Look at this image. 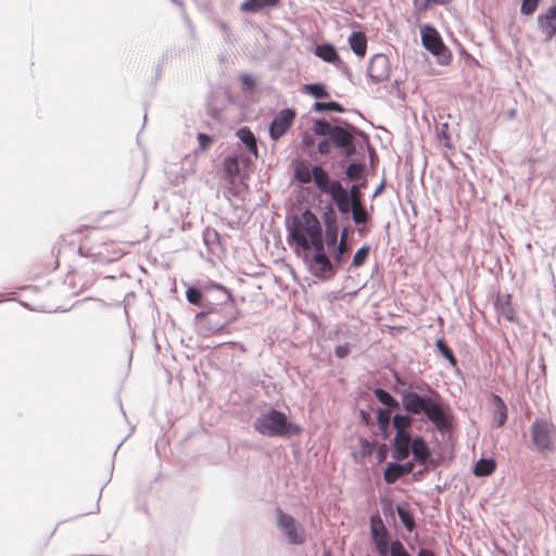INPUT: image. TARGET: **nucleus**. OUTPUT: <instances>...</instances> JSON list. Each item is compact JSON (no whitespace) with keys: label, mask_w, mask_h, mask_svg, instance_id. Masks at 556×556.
I'll use <instances>...</instances> for the list:
<instances>
[{"label":"nucleus","mask_w":556,"mask_h":556,"mask_svg":"<svg viewBox=\"0 0 556 556\" xmlns=\"http://www.w3.org/2000/svg\"><path fill=\"white\" fill-rule=\"evenodd\" d=\"M312 112L318 114L325 113H339L342 114L345 112V108L336 100H327V101H315L311 108Z\"/></svg>","instance_id":"nucleus-29"},{"label":"nucleus","mask_w":556,"mask_h":556,"mask_svg":"<svg viewBox=\"0 0 556 556\" xmlns=\"http://www.w3.org/2000/svg\"><path fill=\"white\" fill-rule=\"evenodd\" d=\"M380 556H413L404 544L399 540L394 539L391 544H388L384 554Z\"/></svg>","instance_id":"nucleus-35"},{"label":"nucleus","mask_w":556,"mask_h":556,"mask_svg":"<svg viewBox=\"0 0 556 556\" xmlns=\"http://www.w3.org/2000/svg\"><path fill=\"white\" fill-rule=\"evenodd\" d=\"M186 300L200 307L195 324L210 333H218L238 320L240 312L230 289L211 279L187 286Z\"/></svg>","instance_id":"nucleus-2"},{"label":"nucleus","mask_w":556,"mask_h":556,"mask_svg":"<svg viewBox=\"0 0 556 556\" xmlns=\"http://www.w3.org/2000/svg\"><path fill=\"white\" fill-rule=\"evenodd\" d=\"M236 136L243 143L247 150L255 156L258 157V149H257V138L254 132L248 126H241L236 130Z\"/></svg>","instance_id":"nucleus-24"},{"label":"nucleus","mask_w":556,"mask_h":556,"mask_svg":"<svg viewBox=\"0 0 556 556\" xmlns=\"http://www.w3.org/2000/svg\"><path fill=\"white\" fill-rule=\"evenodd\" d=\"M174 4H176L179 8H184V2L181 0H170Z\"/></svg>","instance_id":"nucleus-58"},{"label":"nucleus","mask_w":556,"mask_h":556,"mask_svg":"<svg viewBox=\"0 0 556 556\" xmlns=\"http://www.w3.org/2000/svg\"><path fill=\"white\" fill-rule=\"evenodd\" d=\"M352 220L356 226H366L370 219V214L366 205L361 200H355L352 212Z\"/></svg>","instance_id":"nucleus-31"},{"label":"nucleus","mask_w":556,"mask_h":556,"mask_svg":"<svg viewBox=\"0 0 556 556\" xmlns=\"http://www.w3.org/2000/svg\"><path fill=\"white\" fill-rule=\"evenodd\" d=\"M507 115L509 118H513L515 115H516V110L515 109H510L508 112H507Z\"/></svg>","instance_id":"nucleus-59"},{"label":"nucleus","mask_w":556,"mask_h":556,"mask_svg":"<svg viewBox=\"0 0 556 556\" xmlns=\"http://www.w3.org/2000/svg\"><path fill=\"white\" fill-rule=\"evenodd\" d=\"M384 187H386V181L382 180L375 189L374 193H372V198H376L378 197L379 194L382 193V191L384 190Z\"/></svg>","instance_id":"nucleus-54"},{"label":"nucleus","mask_w":556,"mask_h":556,"mask_svg":"<svg viewBox=\"0 0 556 556\" xmlns=\"http://www.w3.org/2000/svg\"><path fill=\"white\" fill-rule=\"evenodd\" d=\"M166 61H167V56L163 55L160 63L155 66V70H154L155 81H157L161 78L162 72H163V65L166 63Z\"/></svg>","instance_id":"nucleus-52"},{"label":"nucleus","mask_w":556,"mask_h":556,"mask_svg":"<svg viewBox=\"0 0 556 556\" xmlns=\"http://www.w3.org/2000/svg\"><path fill=\"white\" fill-rule=\"evenodd\" d=\"M253 429L264 437L285 440L298 437L303 431L300 424L291 420L285 412L274 406H270L254 419Z\"/></svg>","instance_id":"nucleus-7"},{"label":"nucleus","mask_w":556,"mask_h":556,"mask_svg":"<svg viewBox=\"0 0 556 556\" xmlns=\"http://www.w3.org/2000/svg\"><path fill=\"white\" fill-rule=\"evenodd\" d=\"M359 453L363 457H368L372 454L375 450V444L370 440L366 438H359Z\"/></svg>","instance_id":"nucleus-47"},{"label":"nucleus","mask_w":556,"mask_h":556,"mask_svg":"<svg viewBox=\"0 0 556 556\" xmlns=\"http://www.w3.org/2000/svg\"><path fill=\"white\" fill-rule=\"evenodd\" d=\"M392 392L401 397L402 409L394 413L396 420L414 424L430 422L439 432L451 428L452 412L448 403L429 382L421 378H407L391 370Z\"/></svg>","instance_id":"nucleus-1"},{"label":"nucleus","mask_w":556,"mask_h":556,"mask_svg":"<svg viewBox=\"0 0 556 556\" xmlns=\"http://www.w3.org/2000/svg\"><path fill=\"white\" fill-rule=\"evenodd\" d=\"M370 250L371 247L369 244H363L362 247H359L352 257L349 270H355L364 266L368 261Z\"/></svg>","instance_id":"nucleus-32"},{"label":"nucleus","mask_w":556,"mask_h":556,"mask_svg":"<svg viewBox=\"0 0 556 556\" xmlns=\"http://www.w3.org/2000/svg\"><path fill=\"white\" fill-rule=\"evenodd\" d=\"M281 0H244L239 10L243 13L256 14L264 10L277 8Z\"/></svg>","instance_id":"nucleus-22"},{"label":"nucleus","mask_w":556,"mask_h":556,"mask_svg":"<svg viewBox=\"0 0 556 556\" xmlns=\"http://www.w3.org/2000/svg\"><path fill=\"white\" fill-rule=\"evenodd\" d=\"M203 243L208 252L213 253L214 248L220 243V235L214 228L206 227L202 232Z\"/></svg>","instance_id":"nucleus-34"},{"label":"nucleus","mask_w":556,"mask_h":556,"mask_svg":"<svg viewBox=\"0 0 556 556\" xmlns=\"http://www.w3.org/2000/svg\"><path fill=\"white\" fill-rule=\"evenodd\" d=\"M540 0H521L520 13L526 16L533 14Z\"/></svg>","instance_id":"nucleus-48"},{"label":"nucleus","mask_w":556,"mask_h":556,"mask_svg":"<svg viewBox=\"0 0 556 556\" xmlns=\"http://www.w3.org/2000/svg\"><path fill=\"white\" fill-rule=\"evenodd\" d=\"M351 134L353 146L352 153L343 156L341 153H334L336 164L343 169L342 179L345 182L367 176V164L365 161L364 150L368 144V136L361 128L352 124Z\"/></svg>","instance_id":"nucleus-8"},{"label":"nucleus","mask_w":556,"mask_h":556,"mask_svg":"<svg viewBox=\"0 0 556 556\" xmlns=\"http://www.w3.org/2000/svg\"><path fill=\"white\" fill-rule=\"evenodd\" d=\"M497 463L494 457H484L481 456L478 460H476L471 467V472L477 478H485L496 470Z\"/></svg>","instance_id":"nucleus-23"},{"label":"nucleus","mask_w":556,"mask_h":556,"mask_svg":"<svg viewBox=\"0 0 556 556\" xmlns=\"http://www.w3.org/2000/svg\"><path fill=\"white\" fill-rule=\"evenodd\" d=\"M414 424L404 422L403 419L394 416L389 425L390 451L394 459H407L409 455L418 452L421 455H431L430 447L426 439L420 434H414L412 427Z\"/></svg>","instance_id":"nucleus-6"},{"label":"nucleus","mask_w":556,"mask_h":556,"mask_svg":"<svg viewBox=\"0 0 556 556\" xmlns=\"http://www.w3.org/2000/svg\"><path fill=\"white\" fill-rule=\"evenodd\" d=\"M334 66L341 71L342 75L345 76L349 81L354 83L351 68L345 62L341 60V63H337Z\"/></svg>","instance_id":"nucleus-51"},{"label":"nucleus","mask_w":556,"mask_h":556,"mask_svg":"<svg viewBox=\"0 0 556 556\" xmlns=\"http://www.w3.org/2000/svg\"><path fill=\"white\" fill-rule=\"evenodd\" d=\"M123 443H124V441H122V442L116 446V448H115V451H114V453H113V460L115 459L116 454H117V451H118V448L122 446V444H123Z\"/></svg>","instance_id":"nucleus-60"},{"label":"nucleus","mask_w":556,"mask_h":556,"mask_svg":"<svg viewBox=\"0 0 556 556\" xmlns=\"http://www.w3.org/2000/svg\"><path fill=\"white\" fill-rule=\"evenodd\" d=\"M395 511L399 516L400 521L404 526V528L412 532L416 528L415 517L414 513L410 510V508L407 506L406 503H399L395 505Z\"/></svg>","instance_id":"nucleus-30"},{"label":"nucleus","mask_w":556,"mask_h":556,"mask_svg":"<svg viewBox=\"0 0 556 556\" xmlns=\"http://www.w3.org/2000/svg\"><path fill=\"white\" fill-rule=\"evenodd\" d=\"M448 129H450L448 123H442L437 127V130H435L437 138L442 141V143L445 148H451V146H452Z\"/></svg>","instance_id":"nucleus-42"},{"label":"nucleus","mask_w":556,"mask_h":556,"mask_svg":"<svg viewBox=\"0 0 556 556\" xmlns=\"http://www.w3.org/2000/svg\"><path fill=\"white\" fill-rule=\"evenodd\" d=\"M350 185V188H353V195L355 200L362 199V190L367 188L368 180L367 176H363L362 178L354 179L352 181L348 182Z\"/></svg>","instance_id":"nucleus-44"},{"label":"nucleus","mask_w":556,"mask_h":556,"mask_svg":"<svg viewBox=\"0 0 556 556\" xmlns=\"http://www.w3.org/2000/svg\"><path fill=\"white\" fill-rule=\"evenodd\" d=\"M339 226L327 225L317 237L315 253L311 254L309 274L319 281L332 280L350 254V248L339 240Z\"/></svg>","instance_id":"nucleus-4"},{"label":"nucleus","mask_w":556,"mask_h":556,"mask_svg":"<svg viewBox=\"0 0 556 556\" xmlns=\"http://www.w3.org/2000/svg\"><path fill=\"white\" fill-rule=\"evenodd\" d=\"M355 204V200L334 204V208L337 213L340 215L342 219H349L352 217L353 205Z\"/></svg>","instance_id":"nucleus-45"},{"label":"nucleus","mask_w":556,"mask_h":556,"mask_svg":"<svg viewBox=\"0 0 556 556\" xmlns=\"http://www.w3.org/2000/svg\"><path fill=\"white\" fill-rule=\"evenodd\" d=\"M400 86V81L397 79H395L393 83H392V88H399Z\"/></svg>","instance_id":"nucleus-63"},{"label":"nucleus","mask_w":556,"mask_h":556,"mask_svg":"<svg viewBox=\"0 0 556 556\" xmlns=\"http://www.w3.org/2000/svg\"><path fill=\"white\" fill-rule=\"evenodd\" d=\"M321 219L324 226L338 225L339 216L333 204L329 202L325 204L324 211L321 213Z\"/></svg>","instance_id":"nucleus-37"},{"label":"nucleus","mask_w":556,"mask_h":556,"mask_svg":"<svg viewBox=\"0 0 556 556\" xmlns=\"http://www.w3.org/2000/svg\"><path fill=\"white\" fill-rule=\"evenodd\" d=\"M372 393L375 399L381 404L376 406L374 414H376V430L372 431L374 437H380L382 440H388L389 425L393 421L394 413L402 409L401 397L391 393L390 391L377 387L374 388Z\"/></svg>","instance_id":"nucleus-9"},{"label":"nucleus","mask_w":556,"mask_h":556,"mask_svg":"<svg viewBox=\"0 0 556 556\" xmlns=\"http://www.w3.org/2000/svg\"><path fill=\"white\" fill-rule=\"evenodd\" d=\"M374 409H375L374 405L370 404L368 406V408H362L358 412L359 421L363 425H365V426H367L369 428H372L371 432L374 430H376V416L372 417V415H371L374 413Z\"/></svg>","instance_id":"nucleus-38"},{"label":"nucleus","mask_w":556,"mask_h":556,"mask_svg":"<svg viewBox=\"0 0 556 556\" xmlns=\"http://www.w3.org/2000/svg\"><path fill=\"white\" fill-rule=\"evenodd\" d=\"M214 99H215V96L213 93H211L206 99V103H205L206 115L214 121L220 122L223 118L224 109L216 105L214 103Z\"/></svg>","instance_id":"nucleus-36"},{"label":"nucleus","mask_w":556,"mask_h":556,"mask_svg":"<svg viewBox=\"0 0 556 556\" xmlns=\"http://www.w3.org/2000/svg\"><path fill=\"white\" fill-rule=\"evenodd\" d=\"M357 227H358L357 231L361 237H363L367 233L368 229L365 228L366 226H357Z\"/></svg>","instance_id":"nucleus-55"},{"label":"nucleus","mask_w":556,"mask_h":556,"mask_svg":"<svg viewBox=\"0 0 556 556\" xmlns=\"http://www.w3.org/2000/svg\"><path fill=\"white\" fill-rule=\"evenodd\" d=\"M417 556H437L434 551L428 547H420L417 552Z\"/></svg>","instance_id":"nucleus-53"},{"label":"nucleus","mask_w":556,"mask_h":556,"mask_svg":"<svg viewBox=\"0 0 556 556\" xmlns=\"http://www.w3.org/2000/svg\"><path fill=\"white\" fill-rule=\"evenodd\" d=\"M408 547H409L410 549H413V551L415 549V545H414V544L408 543Z\"/></svg>","instance_id":"nucleus-64"},{"label":"nucleus","mask_w":556,"mask_h":556,"mask_svg":"<svg viewBox=\"0 0 556 556\" xmlns=\"http://www.w3.org/2000/svg\"><path fill=\"white\" fill-rule=\"evenodd\" d=\"M453 0H413L415 13L426 12L432 4L446 5Z\"/></svg>","instance_id":"nucleus-39"},{"label":"nucleus","mask_w":556,"mask_h":556,"mask_svg":"<svg viewBox=\"0 0 556 556\" xmlns=\"http://www.w3.org/2000/svg\"><path fill=\"white\" fill-rule=\"evenodd\" d=\"M296 112L294 109L291 108H285L280 110L271 119L268 132L269 138L273 141H278L280 138H282L291 128L293 125V122L295 119Z\"/></svg>","instance_id":"nucleus-17"},{"label":"nucleus","mask_w":556,"mask_h":556,"mask_svg":"<svg viewBox=\"0 0 556 556\" xmlns=\"http://www.w3.org/2000/svg\"><path fill=\"white\" fill-rule=\"evenodd\" d=\"M379 502L381 505L382 514L386 518H392L395 520V507L393 506V501L388 496H380Z\"/></svg>","instance_id":"nucleus-43"},{"label":"nucleus","mask_w":556,"mask_h":556,"mask_svg":"<svg viewBox=\"0 0 556 556\" xmlns=\"http://www.w3.org/2000/svg\"><path fill=\"white\" fill-rule=\"evenodd\" d=\"M353 228L351 227V225L346 224V225H343L342 227V236H344L348 231H352Z\"/></svg>","instance_id":"nucleus-56"},{"label":"nucleus","mask_w":556,"mask_h":556,"mask_svg":"<svg viewBox=\"0 0 556 556\" xmlns=\"http://www.w3.org/2000/svg\"><path fill=\"white\" fill-rule=\"evenodd\" d=\"M349 46L355 55L364 58L367 52L368 40L361 30H353L348 38Z\"/></svg>","instance_id":"nucleus-26"},{"label":"nucleus","mask_w":556,"mask_h":556,"mask_svg":"<svg viewBox=\"0 0 556 556\" xmlns=\"http://www.w3.org/2000/svg\"><path fill=\"white\" fill-rule=\"evenodd\" d=\"M391 74L389 58L383 53H376L369 61L366 75L374 84L387 80Z\"/></svg>","instance_id":"nucleus-18"},{"label":"nucleus","mask_w":556,"mask_h":556,"mask_svg":"<svg viewBox=\"0 0 556 556\" xmlns=\"http://www.w3.org/2000/svg\"><path fill=\"white\" fill-rule=\"evenodd\" d=\"M431 455H421L418 452L412 455V458L403 462L404 459H394L387 463L386 468L383 470V480L387 484H393L399 479L414 473V476H420L422 470H418L414 472V469L417 465H425Z\"/></svg>","instance_id":"nucleus-11"},{"label":"nucleus","mask_w":556,"mask_h":556,"mask_svg":"<svg viewBox=\"0 0 556 556\" xmlns=\"http://www.w3.org/2000/svg\"><path fill=\"white\" fill-rule=\"evenodd\" d=\"M248 159L242 154L226 155L223 160V172L225 179L232 182L240 176L241 164Z\"/></svg>","instance_id":"nucleus-20"},{"label":"nucleus","mask_w":556,"mask_h":556,"mask_svg":"<svg viewBox=\"0 0 556 556\" xmlns=\"http://www.w3.org/2000/svg\"><path fill=\"white\" fill-rule=\"evenodd\" d=\"M287 242L303 250V262L309 273L311 254L315 253L317 237L321 231V223L317 215L305 207L286 222Z\"/></svg>","instance_id":"nucleus-5"},{"label":"nucleus","mask_w":556,"mask_h":556,"mask_svg":"<svg viewBox=\"0 0 556 556\" xmlns=\"http://www.w3.org/2000/svg\"><path fill=\"white\" fill-rule=\"evenodd\" d=\"M437 351L447 361L452 367H457L458 359L444 338H438L434 342Z\"/></svg>","instance_id":"nucleus-33"},{"label":"nucleus","mask_w":556,"mask_h":556,"mask_svg":"<svg viewBox=\"0 0 556 556\" xmlns=\"http://www.w3.org/2000/svg\"><path fill=\"white\" fill-rule=\"evenodd\" d=\"M213 23L216 25V27L222 31L223 38L228 43H235L237 41V38L233 36L229 25L222 21L220 18L214 17Z\"/></svg>","instance_id":"nucleus-40"},{"label":"nucleus","mask_w":556,"mask_h":556,"mask_svg":"<svg viewBox=\"0 0 556 556\" xmlns=\"http://www.w3.org/2000/svg\"><path fill=\"white\" fill-rule=\"evenodd\" d=\"M538 25L545 36L544 41L556 36V5H551L546 12L538 15Z\"/></svg>","instance_id":"nucleus-19"},{"label":"nucleus","mask_w":556,"mask_h":556,"mask_svg":"<svg viewBox=\"0 0 556 556\" xmlns=\"http://www.w3.org/2000/svg\"><path fill=\"white\" fill-rule=\"evenodd\" d=\"M102 490L103 488H101L100 492H99V496H98V502L100 501L101 496H102ZM100 510V507H99V503L97 504V510L96 513H98Z\"/></svg>","instance_id":"nucleus-61"},{"label":"nucleus","mask_w":556,"mask_h":556,"mask_svg":"<svg viewBox=\"0 0 556 556\" xmlns=\"http://www.w3.org/2000/svg\"><path fill=\"white\" fill-rule=\"evenodd\" d=\"M186 23H187V25L189 27L190 34L193 35L194 27L192 26L191 21L188 17H186Z\"/></svg>","instance_id":"nucleus-57"},{"label":"nucleus","mask_w":556,"mask_h":556,"mask_svg":"<svg viewBox=\"0 0 556 556\" xmlns=\"http://www.w3.org/2000/svg\"><path fill=\"white\" fill-rule=\"evenodd\" d=\"M197 140H198L199 149L201 151H206L214 142V136L206 134V132H198Z\"/></svg>","instance_id":"nucleus-46"},{"label":"nucleus","mask_w":556,"mask_h":556,"mask_svg":"<svg viewBox=\"0 0 556 556\" xmlns=\"http://www.w3.org/2000/svg\"><path fill=\"white\" fill-rule=\"evenodd\" d=\"M369 536L378 556L383 555L388 544H391L394 540L379 511L371 514L369 517Z\"/></svg>","instance_id":"nucleus-15"},{"label":"nucleus","mask_w":556,"mask_h":556,"mask_svg":"<svg viewBox=\"0 0 556 556\" xmlns=\"http://www.w3.org/2000/svg\"><path fill=\"white\" fill-rule=\"evenodd\" d=\"M314 54L323 60L324 62L336 65L337 63H341V58L334 47V45L330 42H324L317 45L314 49Z\"/></svg>","instance_id":"nucleus-25"},{"label":"nucleus","mask_w":556,"mask_h":556,"mask_svg":"<svg viewBox=\"0 0 556 556\" xmlns=\"http://www.w3.org/2000/svg\"><path fill=\"white\" fill-rule=\"evenodd\" d=\"M301 92L316 99V101H321L330 97L327 85L321 81L302 85Z\"/></svg>","instance_id":"nucleus-27"},{"label":"nucleus","mask_w":556,"mask_h":556,"mask_svg":"<svg viewBox=\"0 0 556 556\" xmlns=\"http://www.w3.org/2000/svg\"><path fill=\"white\" fill-rule=\"evenodd\" d=\"M352 123L342 117L313 118L308 131L301 135L300 150L309 160L333 159L334 153L349 156L353 151Z\"/></svg>","instance_id":"nucleus-3"},{"label":"nucleus","mask_w":556,"mask_h":556,"mask_svg":"<svg viewBox=\"0 0 556 556\" xmlns=\"http://www.w3.org/2000/svg\"><path fill=\"white\" fill-rule=\"evenodd\" d=\"M327 174L328 170L320 163L311 164L307 160H296L293 162V179L301 185H307L313 181L318 190Z\"/></svg>","instance_id":"nucleus-13"},{"label":"nucleus","mask_w":556,"mask_h":556,"mask_svg":"<svg viewBox=\"0 0 556 556\" xmlns=\"http://www.w3.org/2000/svg\"><path fill=\"white\" fill-rule=\"evenodd\" d=\"M323 556H332V553L329 548L324 549Z\"/></svg>","instance_id":"nucleus-62"},{"label":"nucleus","mask_w":556,"mask_h":556,"mask_svg":"<svg viewBox=\"0 0 556 556\" xmlns=\"http://www.w3.org/2000/svg\"><path fill=\"white\" fill-rule=\"evenodd\" d=\"M390 450V444L382 442L378 445L376 451V457L378 463H382L386 460Z\"/></svg>","instance_id":"nucleus-50"},{"label":"nucleus","mask_w":556,"mask_h":556,"mask_svg":"<svg viewBox=\"0 0 556 556\" xmlns=\"http://www.w3.org/2000/svg\"><path fill=\"white\" fill-rule=\"evenodd\" d=\"M277 528L287 538L289 544L301 545L306 540L303 526L290 514L276 508Z\"/></svg>","instance_id":"nucleus-14"},{"label":"nucleus","mask_w":556,"mask_h":556,"mask_svg":"<svg viewBox=\"0 0 556 556\" xmlns=\"http://www.w3.org/2000/svg\"><path fill=\"white\" fill-rule=\"evenodd\" d=\"M553 425L543 418H535L530 427L531 441L540 453L554 452L555 446L552 441Z\"/></svg>","instance_id":"nucleus-16"},{"label":"nucleus","mask_w":556,"mask_h":556,"mask_svg":"<svg viewBox=\"0 0 556 556\" xmlns=\"http://www.w3.org/2000/svg\"><path fill=\"white\" fill-rule=\"evenodd\" d=\"M495 309L508 321L519 324L520 318L511 306V294L501 295L497 293L494 300Z\"/></svg>","instance_id":"nucleus-21"},{"label":"nucleus","mask_w":556,"mask_h":556,"mask_svg":"<svg viewBox=\"0 0 556 556\" xmlns=\"http://www.w3.org/2000/svg\"><path fill=\"white\" fill-rule=\"evenodd\" d=\"M238 79L243 91L252 93L256 90V80L251 74L241 73Z\"/></svg>","instance_id":"nucleus-41"},{"label":"nucleus","mask_w":556,"mask_h":556,"mask_svg":"<svg viewBox=\"0 0 556 556\" xmlns=\"http://www.w3.org/2000/svg\"><path fill=\"white\" fill-rule=\"evenodd\" d=\"M421 46L431 53L438 64L446 66L452 62V52L444 43L442 36L438 29L430 23L420 25L419 27Z\"/></svg>","instance_id":"nucleus-10"},{"label":"nucleus","mask_w":556,"mask_h":556,"mask_svg":"<svg viewBox=\"0 0 556 556\" xmlns=\"http://www.w3.org/2000/svg\"><path fill=\"white\" fill-rule=\"evenodd\" d=\"M490 402L494 406V413L496 415V428H502L508 418V408L504 400L495 393H490Z\"/></svg>","instance_id":"nucleus-28"},{"label":"nucleus","mask_w":556,"mask_h":556,"mask_svg":"<svg viewBox=\"0 0 556 556\" xmlns=\"http://www.w3.org/2000/svg\"><path fill=\"white\" fill-rule=\"evenodd\" d=\"M351 353V344L344 343V344H338L334 346L333 354L337 358L343 359L349 356Z\"/></svg>","instance_id":"nucleus-49"},{"label":"nucleus","mask_w":556,"mask_h":556,"mask_svg":"<svg viewBox=\"0 0 556 556\" xmlns=\"http://www.w3.org/2000/svg\"><path fill=\"white\" fill-rule=\"evenodd\" d=\"M344 182L345 180L332 177L328 172L318 192L320 195L327 197L329 199L328 202L333 205L355 200L353 188H350L349 184L344 185Z\"/></svg>","instance_id":"nucleus-12"}]
</instances>
